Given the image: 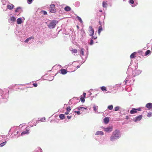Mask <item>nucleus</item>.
<instances>
[{
    "mask_svg": "<svg viewBox=\"0 0 152 152\" xmlns=\"http://www.w3.org/2000/svg\"><path fill=\"white\" fill-rule=\"evenodd\" d=\"M81 108H82V109H80L81 111H84L85 110H87V109L84 107H81Z\"/></svg>",
    "mask_w": 152,
    "mask_h": 152,
    "instance_id": "nucleus-34",
    "label": "nucleus"
},
{
    "mask_svg": "<svg viewBox=\"0 0 152 152\" xmlns=\"http://www.w3.org/2000/svg\"><path fill=\"white\" fill-rule=\"evenodd\" d=\"M71 51L72 52V53H76L77 52V51L76 49L73 48L71 50Z\"/></svg>",
    "mask_w": 152,
    "mask_h": 152,
    "instance_id": "nucleus-21",
    "label": "nucleus"
},
{
    "mask_svg": "<svg viewBox=\"0 0 152 152\" xmlns=\"http://www.w3.org/2000/svg\"><path fill=\"white\" fill-rule=\"evenodd\" d=\"M78 67H79L77 66V68H78Z\"/></svg>",
    "mask_w": 152,
    "mask_h": 152,
    "instance_id": "nucleus-54",
    "label": "nucleus"
},
{
    "mask_svg": "<svg viewBox=\"0 0 152 152\" xmlns=\"http://www.w3.org/2000/svg\"><path fill=\"white\" fill-rule=\"evenodd\" d=\"M33 85L35 87H37V83H34L33 84Z\"/></svg>",
    "mask_w": 152,
    "mask_h": 152,
    "instance_id": "nucleus-41",
    "label": "nucleus"
},
{
    "mask_svg": "<svg viewBox=\"0 0 152 152\" xmlns=\"http://www.w3.org/2000/svg\"><path fill=\"white\" fill-rule=\"evenodd\" d=\"M16 20V18L15 17H14L13 16L12 17L10 18V20L11 21L14 22Z\"/></svg>",
    "mask_w": 152,
    "mask_h": 152,
    "instance_id": "nucleus-26",
    "label": "nucleus"
},
{
    "mask_svg": "<svg viewBox=\"0 0 152 152\" xmlns=\"http://www.w3.org/2000/svg\"><path fill=\"white\" fill-rule=\"evenodd\" d=\"M77 27L78 28V29L79 28V26H77Z\"/></svg>",
    "mask_w": 152,
    "mask_h": 152,
    "instance_id": "nucleus-51",
    "label": "nucleus"
},
{
    "mask_svg": "<svg viewBox=\"0 0 152 152\" xmlns=\"http://www.w3.org/2000/svg\"><path fill=\"white\" fill-rule=\"evenodd\" d=\"M60 72L63 75L66 74L67 72V71L66 69H61L60 70Z\"/></svg>",
    "mask_w": 152,
    "mask_h": 152,
    "instance_id": "nucleus-8",
    "label": "nucleus"
},
{
    "mask_svg": "<svg viewBox=\"0 0 152 152\" xmlns=\"http://www.w3.org/2000/svg\"><path fill=\"white\" fill-rule=\"evenodd\" d=\"M83 95L84 96V97L85 98L86 94L85 93H83Z\"/></svg>",
    "mask_w": 152,
    "mask_h": 152,
    "instance_id": "nucleus-45",
    "label": "nucleus"
},
{
    "mask_svg": "<svg viewBox=\"0 0 152 152\" xmlns=\"http://www.w3.org/2000/svg\"><path fill=\"white\" fill-rule=\"evenodd\" d=\"M99 24L100 25V26H101L102 23H101L100 21H99Z\"/></svg>",
    "mask_w": 152,
    "mask_h": 152,
    "instance_id": "nucleus-49",
    "label": "nucleus"
},
{
    "mask_svg": "<svg viewBox=\"0 0 152 152\" xmlns=\"http://www.w3.org/2000/svg\"><path fill=\"white\" fill-rule=\"evenodd\" d=\"M29 39H28V38H27V39H26L25 41V42H28L29 41Z\"/></svg>",
    "mask_w": 152,
    "mask_h": 152,
    "instance_id": "nucleus-42",
    "label": "nucleus"
},
{
    "mask_svg": "<svg viewBox=\"0 0 152 152\" xmlns=\"http://www.w3.org/2000/svg\"><path fill=\"white\" fill-rule=\"evenodd\" d=\"M136 52H134L132 53L130 56V57L131 58H135L136 57Z\"/></svg>",
    "mask_w": 152,
    "mask_h": 152,
    "instance_id": "nucleus-11",
    "label": "nucleus"
},
{
    "mask_svg": "<svg viewBox=\"0 0 152 152\" xmlns=\"http://www.w3.org/2000/svg\"><path fill=\"white\" fill-rule=\"evenodd\" d=\"M137 110H138L139 111H140L141 110V108H138L137 109H136Z\"/></svg>",
    "mask_w": 152,
    "mask_h": 152,
    "instance_id": "nucleus-46",
    "label": "nucleus"
},
{
    "mask_svg": "<svg viewBox=\"0 0 152 152\" xmlns=\"http://www.w3.org/2000/svg\"><path fill=\"white\" fill-rule=\"evenodd\" d=\"M102 31V26H100L99 27V29L98 30V33L99 35L100 32Z\"/></svg>",
    "mask_w": 152,
    "mask_h": 152,
    "instance_id": "nucleus-18",
    "label": "nucleus"
},
{
    "mask_svg": "<svg viewBox=\"0 0 152 152\" xmlns=\"http://www.w3.org/2000/svg\"><path fill=\"white\" fill-rule=\"evenodd\" d=\"M29 133V130H26L25 131L21 133V135H22L26 134H28Z\"/></svg>",
    "mask_w": 152,
    "mask_h": 152,
    "instance_id": "nucleus-15",
    "label": "nucleus"
},
{
    "mask_svg": "<svg viewBox=\"0 0 152 152\" xmlns=\"http://www.w3.org/2000/svg\"><path fill=\"white\" fill-rule=\"evenodd\" d=\"M71 116H67V118H68V119H70L71 118Z\"/></svg>",
    "mask_w": 152,
    "mask_h": 152,
    "instance_id": "nucleus-43",
    "label": "nucleus"
},
{
    "mask_svg": "<svg viewBox=\"0 0 152 152\" xmlns=\"http://www.w3.org/2000/svg\"><path fill=\"white\" fill-rule=\"evenodd\" d=\"M129 3L131 4H133L134 3V2L133 0H130L129 1Z\"/></svg>",
    "mask_w": 152,
    "mask_h": 152,
    "instance_id": "nucleus-36",
    "label": "nucleus"
},
{
    "mask_svg": "<svg viewBox=\"0 0 152 152\" xmlns=\"http://www.w3.org/2000/svg\"><path fill=\"white\" fill-rule=\"evenodd\" d=\"M104 123L106 124H107L108 123L109 121V118L108 117L105 118L104 119Z\"/></svg>",
    "mask_w": 152,
    "mask_h": 152,
    "instance_id": "nucleus-14",
    "label": "nucleus"
},
{
    "mask_svg": "<svg viewBox=\"0 0 152 152\" xmlns=\"http://www.w3.org/2000/svg\"><path fill=\"white\" fill-rule=\"evenodd\" d=\"M101 89L103 91H107V88L105 87L102 86L101 87Z\"/></svg>",
    "mask_w": 152,
    "mask_h": 152,
    "instance_id": "nucleus-25",
    "label": "nucleus"
},
{
    "mask_svg": "<svg viewBox=\"0 0 152 152\" xmlns=\"http://www.w3.org/2000/svg\"><path fill=\"white\" fill-rule=\"evenodd\" d=\"M84 50L83 48H81L80 50V53L82 55L84 56Z\"/></svg>",
    "mask_w": 152,
    "mask_h": 152,
    "instance_id": "nucleus-16",
    "label": "nucleus"
},
{
    "mask_svg": "<svg viewBox=\"0 0 152 152\" xmlns=\"http://www.w3.org/2000/svg\"><path fill=\"white\" fill-rule=\"evenodd\" d=\"M146 107L148 108L149 110H150L151 108H152V103H149L146 105Z\"/></svg>",
    "mask_w": 152,
    "mask_h": 152,
    "instance_id": "nucleus-7",
    "label": "nucleus"
},
{
    "mask_svg": "<svg viewBox=\"0 0 152 152\" xmlns=\"http://www.w3.org/2000/svg\"><path fill=\"white\" fill-rule=\"evenodd\" d=\"M93 44V41L92 39H91L90 42V44L91 45Z\"/></svg>",
    "mask_w": 152,
    "mask_h": 152,
    "instance_id": "nucleus-38",
    "label": "nucleus"
},
{
    "mask_svg": "<svg viewBox=\"0 0 152 152\" xmlns=\"http://www.w3.org/2000/svg\"><path fill=\"white\" fill-rule=\"evenodd\" d=\"M55 5L54 4H51L49 8L50 12L52 13H55L56 12V10L55 8Z\"/></svg>",
    "mask_w": 152,
    "mask_h": 152,
    "instance_id": "nucleus-3",
    "label": "nucleus"
},
{
    "mask_svg": "<svg viewBox=\"0 0 152 152\" xmlns=\"http://www.w3.org/2000/svg\"><path fill=\"white\" fill-rule=\"evenodd\" d=\"M71 110V107L70 106H68L66 107V111L69 113Z\"/></svg>",
    "mask_w": 152,
    "mask_h": 152,
    "instance_id": "nucleus-27",
    "label": "nucleus"
},
{
    "mask_svg": "<svg viewBox=\"0 0 152 152\" xmlns=\"http://www.w3.org/2000/svg\"><path fill=\"white\" fill-rule=\"evenodd\" d=\"M64 10L66 11H69L71 10V8L69 6H66L64 8Z\"/></svg>",
    "mask_w": 152,
    "mask_h": 152,
    "instance_id": "nucleus-17",
    "label": "nucleus"
},
{
    "mask_svg": "<svg viewBox=\"0 0 152 152\" xmlns=\"http://www.w3.org/2000/svg\"><path fill=\"white\" fill-rule=\"evenodd\" d=\"M28 1L30 2V3L33 0H28Z\"/></svg>",
    "mask_w": 152,
    "mask_h": 152,
    "instance_id": "nucleus-48",
    "label": "nucleus"
},
{
    "mask_svg": "<svg viewBox=\"0 0 152 152\" xmlns=\"http://www.w3.org/2000/svg\"><path fill=\"white\" fill-rule=\"evenodd\" d=\"M104 131L107 132H111L113 129L112 126H110L107 128H104Z\"/></svg>",
    "mask_w": 152,
    "mask_h": 152,
    "instance_id": "nucleus-4",
    "label": "nucleus"
},
{
    "mask_svg": "<svg viewBox=\"0 0 152 152\" xmlns=\"http://www.w3.org/2000/svg\"><path fill=\"white\" fill-rule=\"evenodd\" d=\"M14 7V6L12 4H8L7 6V8L9 10H12Z\"/></svg>",
    "mask_w": 152,
    "mask_h": 152,
    "instance_id": "nucleus-10",
    "label": "nucleus"
},
{
    "mask_svg": "<svg viewBox=\"0 0 152 152\" xmlns=\"http://www.w3.org/2000/svg\"><path fill=\"white\" fill-rule=\"evenodd\" d=\"M107 1H103L102 2V6L103 7L106 8L107 4Z\"/></svg>",
    "mask_w": 152,
    "mask_h": 152,
    "instance_id": "nucleus-9",
    "label": "nucleus"
},
{
    "mask_svg": "<svg viewBox=\"0 0 152 152\" xmlns=\"http://www.w3.org/2000/svg\"><path fill=\"white\" fill-rule=\"evenodd\" d=\"M142 118V116L141 115H140L134 119V120L135 122L140 121L141 119Z\"/></svg>",
    "mask_w": 152,
    "mask_h": 152,
    "instance_id": "nucleus-6",
    "label": "nucleus"
},
{
    "mask_svg": "<svg viewBox=\"0 0 152 152\" xmlns=\"http://www.w3.org/2000/svg\"><path fill=\"white\" fill-rule=\"evenodd\" d=\"M151 53L150 50H148L146 51L145 53V56H147Z\"/></svg>",
    "mask_w": 152,
    "mask_h": 152,
    "instance_id": "nucleus-24",
    "label": "nucleus"
},
{
    "mask_svg": "<svg viewBox=\"0 0 152 152\" xmlns=\"http://www.w3.org/2000/svg\"><path fill=\"white\" fill-rule=\"evenodd\" d=\"M77 110H80V109H82V108H81V107H77Z\"/></svg>",
    "mask_w": 152,
    "mask_h": 152,
    "instance_id": "nucleus-44",
    "label": "nucleus"
},
{
    "mask_svg": "<svg viewBox=\"0 0 152 152\" xmlns=\"http://www.w3.org/2000/svg\"><path fill=\"white\" fill-rule=\"evenodd\" d=\"M85 98H84V97H81L80 98L81 101L83 103L85 102V99H84Z\"/></svg>",
    "mask_w": 152,
    "mask_h": 152,
    "instance_id": "nucleus-31",
    "label": "nucleus"
},
{
    "mask_svg": "<svg viewBox=\"0 0 152 152\" xmlns=\"http://www.w3.org/2000/svg\"><path fill=\"white\" fill-rule=\"evenodd\" d=\"M7 141H5L0 144V147H2L5 145L7 143Z\"/></svg>",
    "mask_w": 152,
    "mask_h": 152,
    "instance_id": "nucleus-22",
    "label": "nucleus"
},
{
    "mask_svg": "<svg viewBox=\"0 0 152 152\" xmlns=\"http://www.w3.org/2000/svg\"><path fill=\"white\" fill-rule=\"evenodd\" d=\"M137 110L136 109L133 108L132 109V110H131L130 111V113L131 114H134L137 113Z\"/></svg>",
    "mask_w": 152,
    "mask_h": 152,
    "instance_id": "nucleus-12",
    "label": "nucleus"
},
{
    "mask_svg": "<svg viewBox=\"0 0 152 152\" xmlns=\"http://www.w3.org/2000/svg\"><path fill=\"white\" fill-rule=\"evenodd\" d=\"M119 107L118 106L114 108V110L115 111H117L119 109Z\"/></svg>",
    "mask_w": 152,
    "mask_h": 152,
    "instance_id": "nucleus-32",
    "label": "nucleus"
},
{
    "mask_svg": "<svg viewBox=\"0 0 152 152\" xmlns=\"http://www.w3.org/2000/svg\"><path fill=\"white\" fill-rule=\"evenodd\" d=\"M104 134V133L102 131H97V132L96 134H95V135H103Z\"/></svg>",
    "mask_w": 152,
    "mask_h": 152,
    "instance_id": "nucleus-13",
    "label": "nucleus"
},
{
    "mask_svg": "<svg viewBox=\"0 0 152 152\" xmlns=\"http://www.w3.org/2000/svg\"><path fill=\"white\" fill-rule=\"evenodd\" d=\"M89 35L90 36H92L94 34V31L92 28V26H89Z\"/></svg>",
    "mask_w": 152,
    "mask_h": 152,
    "instance_id": "nucleus-5",
    "label": "nucleus"
},
{
    "mask_svg": "<svg viewBox=\"0 0 152 152\" xmlns=\"http://www.w3.org/2000/svg\"><path fill=\"white\" fill-rule=\"evenodd\" d=\"M93 38L94 39H96V38H95V37H94V38Z\"/></svg>",
    "mask_w": 152,
    "mask_h": 152,
    "instance_id": "nucleus-53",
    "label": "nucleus"
},
{
    "mask_svg": "<svg viewBox=\"0 0 152 152\" xmlns=\"http://www.w3.org/2000/svg\"><path fill=\"white\" fill-rule=\"evenodd\" d=\"M121 136L120 131L118 129L115 130L112 133L110 137V141H113L115 140L118 139Z\"/></svg>",
    "mask_w": 152,
    "mask_h": 152,
    "instance_id": "nucleus-1",
    "label": "nucleus"
},
{
    "mask_svg": "<svg viewBox=\"0 0 152 152\" xmlns=\"http://www.w3.org/2000/svg\"><path fill=\"white\" fill-rule=\"evenodd\" d=\"M77 18L78 19V20H79V21L81 23H82L83 22V21L81 19L79 16H77Z\"/></svg>",
    "mask_w": 152,
    "mask_h": 152,
    "instance_id": "nucleus-30",
    "label": "nucleus"
},
{
    "mask_svg": "<svg viewBox=\"0 0 152 152\" xmlns=\"http://www.w3.org/2000/svg\"><path fill=\"white\" fill-rule=\"evenodd\" d=\"M22 22V19L20 18H18L17 20V23L18 24H20Z\"/></svg>",
    "mask_w": 152,
    "mask_h": 152,
    "instance_id": "nucleus-20",
    "label": "nucleus"
},
{
    "mask_svg": "<svg viewBox=\"0 0 152 152\" xmlns=\"http://www.w3.org/2000/svg\"><path fill=\"white\" fill-rule=\"evenodd\" d=\"M74 112L75 113H77L78 115H80V111L78 110V111H74Z\"/></svg>",
    "mask_w": 152,
    "mask_h": 152,
    "instance_id": "nucleus-35",
    "label": "nucleus"
},
{
    "mask_svg": "<svg viewBox=\"0 0 152 152\" xmlns=\"http://www.w3.org/2000/svg\"><path fill=\"white\" fill-rule=\"evenodd\" d=\"M99 11L100 12H102V10H99Z\"/></svg>",
    "mask_w": 152,
    "mask_h": 152,
    "instance_id": "nucleus-50",
    "label": "nucleus"
},
{
    "mask_svg": "<svg viewBox=\"0 0 152 152\" xmlns=\"http://www.w3.org/2000/svg\"><path fill=\"white\" fill-rule=\"evenodd\" d=\"M113 106L112 105H109L108 107V108L110 110H111L113 109Z\"/></svg>",
    "mask_w": 152,
    "mask_h": 152,
    "instance_id": "nucleus-29",
    "label": "nucleus"
},
{
    "mask_svg": "<svg viewBox=\"0 0 152 152\" xmlns=\"http://www.w3.org/2000/svg\"><path fill=\"white\" fill-rule=\"evenodd\" d=\"M59 117L61 119L63 120L65 118V115L64 114H61L59 115Z\"/></svg>",
    "mask_w": 152,
    "mask_h": 152,
    "instance_id": "nucleus-19",
    "label": "nucleus"
},
{
    "mask_svg": "<svg viewBox=\"0 0 152 152\" xmlns=\"http://www.w3.org/2000/svg\"><path fill=\"white\" fill-rule=\"evenodd\" d=\"M58 22L56 20L51 21L48 25V27L50 29L55 28L56 25L58 23Z\"/></svg>",
    "mask_w": 152,
    "mask_h": 152,
    "instance_id": "nucleus-2",
    "label": "nucleus"
},
{
    "mask_svg": "<svg viewBox=\"0 0 152 152\" xmlns=\"http://www.w3.org/2000/svg\"><path fill=\"white\" fill-rule=\"evenodd\" d=\"M20 9H21L20 7H17L15 11V12H18L19 11V10H20Z\"/></svg>",
    "mask_w": 152,
    "mask_h": 152,
    "instance_id": "nucleus-33",
    "label": "nucleus"
},
{
    "mask_svg": "<svg viewBox=\"0 0 152 152\" xmlns=\"http://www.w3.org/2000/svg\"><path fill=\"white\" fill-rule=\"evenodd\" d=\"M94 110L95 111V112H96L97 110L98 107L96 105H94L93 107Z\"/></svg>",
    "mask_w": 152,
    "mask_h": 152,
    "instance_id": "nucleus-23",
    "label": "nucleus"
},
{
    "mask_svg": "<svg viewBox=\"0 0 152 152\" xmlns=\"http://www.w3.org/2000/svg\"><path fill=\"white\" fill-rule=\"evenodd\" d=\"M93 38L94 39H96V38H95V37H94V38Z\"/></svg>",
    "mask_w": 152,
    "mask_h": 152,
    "instance_id": "nucleus-52",
    "label": "nucleus"
},
{
    "mask_svg": "<svg viewBox=\"0 0 152 152\" xmlns=\"http://www.w3.org/2000/svg\"><path fill=\"white\" fill-rule=\"evenodd\" d=\"M45 118L44 117V118H41V119H40V120H39V121H44L45 120Z\"/></svg>",
    "mask_w": 152,
    "mask_h": 152,
    "instance_id": "nucleus-39",
    "label": "nucleus"
},
{
    "mask_svg": "<svg viewBox=\"0 0 152 152\" xmlns=\"http://www.w3.org/2000/svg\"><path fill=\"white\" fill-rule=\"evenodd\" d=\"M42 12H43V13L44 15L47 14V12L46 11H42Z\"/></svg>",
    "mask_w": 152,
    "mask_h": 152,
    "instance_id": "nucleus-40",
    "label": "nucleus"
},
{
    "mask_svg": "<svg viewBox=\"0 0 152 152\" xmlns=\"http://www.w3.org/2000/svg\"><path fill=\"white\" fill-rule=\"evenodd\" d=\"M152 115V113L151 112H149L148 113L147 116L148 117H150Z\"/></svg>",
    "mask_w": 152,
    "mask_h": 152,
    "instance_id": "nucleus-28",
    "label": "nucleus"
},
{
    "mask_svg": "<svg viewBox=\"0 0 152 152\" xmlns=\"http://www.w3.org/2000/svg\"><path fill=\"white\" fill-rule=\"evenodd\" d=\"M69 113L68 112L66 111V112L65 113L66 115H67L68 114H69Z\"/></svg>",
    "mask_w": 152,
    "mask_h": 152,
    "instance_id": "nucleus-47",
    "label": "nucleus"
},
{
    "mask_svg": "<svg viewBox=\"0 0 152 152\" xmlns=\"http://www.w3.org/2000/svg\"><path fill=\"white\" fill-rule=\"evenodd\" d=\"M28 38V39L29 40H30V39H34V36H32L29 37Z\"/></svg>",
    "mask_w": 152,
    "mask_h": 152,
    "instance_id": "nucleus-37",
    "label": "nucleus"
}]
</instances>
